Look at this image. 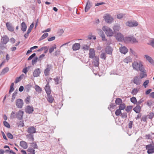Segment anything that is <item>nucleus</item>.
Segmentation results:
<instances>
[{"label": "nucleus", "mask_w": 154, "mask_h": 154, "mask_svg": "<svg viewBox=\"0 0 154 154\" xmlns=\"http://www.w3.org/2000/svg\"><path fill=\"white\" fill-rule=\"evenodd\" d=\"M132 66L134 69L137 71L139 70L141 72L140 73V78L142 79L147 76L146 70L141 62L140 61L139 63L137 62H134L133 63Z\"/></svg>", "instance_id": "1"}, {"label": "nucleus", "mask_w": 154, "mask_h": 154, "mask_svg": "<svg viewBox=\"0 0 154 154\" xmlns=\"http://www.w3.org/2000/svg\"><path fill=\"white\" fill-rule=\"evenodd\" d=\"M99 58L98 56H96L93 58L92 64L93 65L92 71L94 74H96L99 70Z\"/></svg>", "instance_id": "2"}, {"label": "nucleus", "mask_w": 154, "mask_h": 154, "mask_svg": "<svg viewBox=\"0 0 154 154\" xmlns=\"http://www.w3.org/2000/svg\"><path fill=\"white\" fill-rule=\"evenodd\" d=\"M104 31L107 36H111L113 35V32L112 29L106 26H104L102 28Z\"/></svg>", "instance_id": "3"}, {"label": "nucleus", "mask_w": 154, "mask_h": 154, "mask_svg": "<svg viewBox=\"0 0 154 154\" xmlns=\"http://www.w3.org/2000/svg\"><path fill=\"white\" fill-rule=\"evenodd\" d=\"M126 24L128 26L132 27L137 26L138 25V23L136 21L130 20L126 22Z\"/></svg>", "instance_id": "4"}, {"label": "nucleus", "mask_w": 154, "mask_h": 154, "mask_svg": "<svg viewBox=\"0 0 154 154\" xmlns=\"http://www.w3.org/2000/svg\"><path fill=\"white\" fill-rule=\"evenodd\" d=\"M52 68V66L51 64H48L46 65V68L44 70V73L45 76H48L49 74L50 71Z\"/></svg>", "instance_id": "5"}, {"label": "nucleus", "mask_w": 154, "mask_h": 154, "mask_svg": "<svg viewBox=\"0 0 154 154\" xmlns=\"http://www.w3.org/2000/svg\"><path fill=\"white\" fill-rule=\"evenodd\" d=\"M104 18L106 22L109 23H111L113 20V18L109 14H106Z\"/></svg>", "instance_id": "6"}, {"label": "nucleus", "mask_w": 154, "mask_h": 154, "mask_svg": "<svg viewBox=\"0 0 154 154\" xmlns=\"http://www.w3.org/2000/svg\"><path fill=\"white\" fill-rule=\"evenodd\" d=\"M23 104V100L21 99H17L16 103V104L17 108H21Z\"/></svg>", "instance_id": "7"}, {"label": "nucleus", "mask_w": 154, "mask_h": 154, "mask_svg": "<svg viewBox=\"0 0 154 154\" xmlns=\"http://www.w3.org/2000/svg\"><path fill=\"white\" fill-rule=\"evenodd\" d=\"M24 112L21 110H19L16 113V118L18 120H21L23 119V116Z\"/></svg>", "instance_id": "8"}, {"label": "nucleus", "mask_w": 154, "mask_h": 154, "mask_svg": "<svg viewBox=\"0 0 154 154\" xmlns=\"http://www.w3.org/2000/svg\"><path fill=\"white\" fill-rule=\"evenodd\" d=\"M6 26L7 29L10 31L12 32L14 31V28L12 24L8 22H7L6 24Z\"/></svg>", "instance_id": "9"}, {"label": "nucleus", "mask_w": 154, "mask_h": 154, "mask_svg": "<svg viewBox=\"0 0 154 154\" xmlns=\"http://www.w3.org/2000/svg\"><path fill=\"white\" fill-rule=\"evenodd\" d=\"M45 89L47 95H49L51 94V90L50 88V86L49 85V82H47V84L45 87Z\"/></svg>", "instance_id": "10"}, {"label": "nucleus", "mask_w": 154, "mask_h": 154, "mask_svg": "<svg viewBox=\"0 0 154 154\" xmlns=\"http://www.w3.org/2000/svg\"><path fill=\"white\" fill-rule=\"evenodd\" d=\"M116 37V39L119 41L122 42L124 40L123 35L120 33H117Z\"/></svg>", "instance_id": "11"}, {"label": "nucleus", "mask_w": 154, "mask_h": 154, "mask_svg": "<svg viewBox=\"0 0 154 154\" xmlns=\"http://www.w3.org/2000/svg\"><path fill=\"white\" fill-rule=\"evenodd\" d=\"M91 7L92 5L91 2L89 0H88L85 7V12H88Z\"/></svg>", "instance_id": "12"}, {"label": "nucleus", "mask_w": 154, "mask_h": 154, "mask_svg": "<svg viewBox=\"0 0 154 154\" xmlns=\"http://www.w3.org/2000/svg\"><path fill=\"white\" fill-rule=\"evenodd\" d=\"M41 70L39 68L35 69L33 73V75L34 77H37L39 76L40 74L41 73Z\"/></svg>", "instance_id": "13"}, {"label": "nucleus", "mask_w": 154, "mask_h": 154, "mask_svg": "<svg viewBox=\"0 0 154 154\" xmlns=\"http://www.w3.org/2000/svg\"><path fill=\"white\" fill-rule=\"evenodd\" d=\"M25 110L26 113L31 114L32 113L33 111V108L32 106H28L25 109Z\"/></svg>", "instance_id": "14"}, {"label": "nucleus", "mask_w": 154, "mask_h": 154, "mask_svg": "<svg viewBox=\"0 0 154 154\" xmlns=\"http://www.w3.org/2000/svg\"><path fill=\"white\" fill-rule=\"evenodd\" d=\"M36 129L33 126L29 127L28 129L27 132L29 134H32L36 132Z\"/></svg>", "instance_id": "15"}, {"label": "nucleus", "mask_w": 154, "mask_h": 154, "mask_svg": "<svg viewBox=\"0 0 154 154\" xmlns=\"http://www.w3.org/2000/svg\"><path fill=\"white\" fill-rule=\"evenodd\" d=\"M89 55V57L90 58L93 59L96 56H95V51L94 49L90 48V49Z\"/></svg>", "instance_id": "16"}, {"label": "nucleus", "mask_w": 154, "mask_h": 154, "mask_svg": "<svg viewBox=\"0 0 154 154\" xmlns=\"http://www.w3.org/2000/svg\"><path fill=\"white\" fill-rule=\"evenodd\" d=\"M120 51L122 53L125 54L128 52V49L125 46L121 47L120 48Z\"/></svg>", "instance_id": "17"}, {"label": "nucleus", "mask_w": 154, "mask_h": 154, "mask_svg": "<svg viewBox=\"0 0 154 154\" xmlns=\"http://www.w3.org/2000/svg\"><path fill=\"white\" fill-rule=\"evenodd\" d=\"M80 45L79 43H76L74 44L72 47V48L73 51H76L79 50L80 48Z\"/></svg>", "instance_id": "18"}, {"label": "nucleus", "mask_w": 154, "mask_h": 154, "mask_svg": "<svg viewBox=\"0 0 154 154\" xmlns=\"http://www.w3.org/2000/svg\"><path fill=\"white\" fill-rule=\"evenodd\" d=\"M2 41H1L0 42H2L4 45L6 44L9 41V39L7 35L4 36L2 38Z\"/></svg>", "instance_id": "19"}, {"label": "nucleus", "mask_w": 154, "mask_h": 154, "mask_svg": "<svg viewBox=\"0 0 154 154\" xmlns=\"http://www.w3.org/2000/svg\"><path fill=\"white\" fill-rule=\"evenodd\" d=\"M105 51L107 54H111L112 51V49L110 46H108L106 48Z\"/></svg>", "instance_id": "20"}, {"label": "nucleus", "mask_w": 154, "mask_h": 154, "mask_svg": "<svg viewBox=\"0 0 154 154\" xmlns=\"http://www.w3.org/2000/svg\"><path fill=\"white\" fill-rule=\"evenodd\" d=\"M21 29L22 31L25 32L27 29V26L25 23L23 22L20 24Z\"/></svg>", "instance_id": "21"}, {"label": "nucleus", "mask_w": 154, "mask_h": 154, "mask_svg": "<svg viewBox=\"0 0 154 154\" xmlns=\"http://www.w3.org/2000/svg\"><path fill=\"white\" fill-rule=\"evenodd\" d=\"M2 42H0V55L3 54V50L6 48Z\"/></svg>", "instance_id": "22"}, {"label": "nucleus", "mask_w": 154, "mask_h": 154, "mask_svg": "<svg viewBox=\"0 0 154 154\" xmlns=\"http://www.w3.org/2000/svg\"><path fill=\"white\" fill-rule=\"evenodd\" d=\"M20 145L24 149H26L28 147L27 143L24 141H21L20 142Z\"/></svg>", "instance_id": "23"}, {"label": "nucleus", "mask_w": 154, "mask_h": 154, "mask_svg": "<svg viewBox=\"0 0 154 154\" xmlns=\"http://www.w3.org/2000/svg\"><path fill=\"white\" fill-rule=\"evenodd\" d=\"M141 109V108L140 105H137L134 109L133 110L136 113H139Z\"/></svg>", "instance_id": "24"}, {"label": "nucleus", "mask_w": 154, "mask_h": 154, "mask_svg": "<svg viewBox=\"0 0 154 154\" xmlns=\"http://www.w3.org/2000/svg\"><path fill=\"white\" fill-rule=\"evenodd\" d=\"M145 57L146 60L149 62L150 63L152 64H154V60L151 57L147 55H145Z\"/></svg>", "instance_id": "25"}, {"label": "nucleus", "mask_w": 154, "mask_h": 154, "mask_svg": "<svg viewBox=\"0 0 154 154\" xmlns=\"http://www.w3.org/2000/svg\"><path fill=\"white\" fill-rule=\"evenodd\" d=\"M133 82L137 85H139L140 84L139 79L137 76L134 77L133 79Z\"/></svg>", "instance_id": "26"}, {"label": "nucleus", "mask_w": 154, "mask_h": 154, "mask_svg": "<svg viewBox=\"0 0 154 154\" xmlns=\"http://www.w3.org/2000/svg\"><path fill=\"white\" fill-rule=\"evenodd\" d=\"M48 98L47 100L48 102L50 103H52L54 100V98L52 95L50 94L47 95Z\"/></svg>", "instance_id": "27"}, {"label": "nucleus", "mask_w": 154, "mask_h": 154, "mask_svg": "<svg viewBox=\"0 0 154 154\" xmlns=\"http://www.w3.org/2000/svg\"><path fill=\"white\" fill-rule=\"evenodd\" d=\"M100 36L102 38V40L103 41H107V39L105 38V34L101 30L100 32Z\"/></svg>", "instance_id": "28"}, {"label": "nucleus", "mask_w": 154, "mask_h": 154, "mask_svg": "<svg viewBox=\"0 0 154 154\" xmlns=\"http://www.w3.org/2000/svg\"><path fill=\"white\" fill-rule=\"evenodd\" d=\"M116 105H119L122 103V100L120 98H116L115 101Z\"/></svg>", "instance_id": "29"}, {"label": "nucleus", "mask_w": 154, "mask_h": 154, "mask_svg": "<svg viewBox=\"0 0 154 154\" xmlns=\"http://www.w3.org/2000/svg\"><path fill=\"white\" fill-rule=\"evenodd\" d=\"M34 88L36 91L38 93H41L42 91V88L38 85H36L35 86Z\"/></svg>", "instance_id": "30"}, {"label": "nucleus", "mask_w": 154, "mask_h": 154, "mask_svg": "<svg viewBox=\"0 0 154 154\" xmlns=\"http://www.w3.org/2000/svg\"><path fill=\"white\" fill-rule=\"evenodd\" d=\"M32 87V85L30 84H28L26 85L25 87L24 88L25 91L27 92H29L30 89V88Z\"/></svg>", "instance_id": "31"}, {"label": "nucleus", "mask_w": 154, "mask_h": 154, "mask_svg": "<svg viewBox=\"0 0 154 154\" xmlns=\"http://www.w3.org/2000/svg\"><path fill=\"white\" fill-rule=\"evenodd\" d=\"M48 35V34L47 33H44L40 38L39 39V41H41L46 37H47Z\"/></svg>", "instance_id": "32"}, {"label": "nucleus", "mask_w": 154, "mask_h": 154, "mask_svg": "<svg viewBox=\"0 0 154 154\" xmlns=\"http://www.w3.org/2000/svg\"><path fill=\"white\" fill-rule=\"evenodd\" d=\"M9 70V68L8 67H6L4 68L2 70L1 72L0 75H3L5 73H7L8 71Z\"/></svg>", "instance_id": "33"}, {"label": "nucleus", "mask_w": 154, "mask_h": 154, "mask_svg": "<svg viewBox=\"0 0 154 154\" xmlns=\"http://www.w3.org/2000/svg\"><path fill=\"white\" fill-rule=\"evenodd\" d=\"M147 44L154 48V38H151V40H150L149 41V43H148Z\"/></svg>", "instance_id": "34"}, {"label": "nucleus", "mask_w": 154, "mask_h": 154, "mask_svg": "<svg viewBox=\"0 0 154 154\" xmlns=\"http://www.w3.org/2000/svg\"><path fill=\"white\" fill-rule=\"evenodd\" d=\"M57 48L56 45L54 44V46L50 48L49 50V52L50 54H51L54 51V49H56Z\"/></svg>", "instance_id": "35"}, {"label": "nucleus", "mask_w": 154, "mask_h": 154, "mask_svg": "<svg viewBox=\"0 0 154 154\" xmlns=\"http://www.w3.org/2000/svg\"><path fill=\"white\" fill-rule=\"evenodd\" d=\"M114 32H117L120 29V26L118 25H115L113 28Z\"/></svg>", "instance_id": "36"}, {"label": "nucleus", "mask_w": 154, "mask_h": 154, "mask_svg": "<svg viewBox=\"0 0 154 154\" xmlns=\"http://www.w3.org/2000/svg\"><path fill=\"white\" fill-rule=\"evenodd\" d=\"M38 60V59L37 57H35L32 60V65H34L37 62Z\"/></svg>", "instance_id": "37"}, {"label": "nucleus", "mask_w": 154, "mask_h": 154, "mask_svg": "<svg viewBox=\"0 0 154 154\" xmlns=\"http://www.w3.org/2000/svg\"><path fill=\"white\" fill-rule=\"evenodd\" d=\"M124 41L126 43H130L131 37H126L124 39Z\"/></svg>", "instance_id": "38"}, {"label": "nucleus", "mask_w": 154, "mask_h": 154, "mask_svg": "<svg viewBox=\"0 0 154 154\" xmlns=\"http://www.w3.org/2000/svg\"><path fill=\"white\" fill-rule=\"evenodd\" d=\"M119 109L121 110L124 109L126 107L125 104L124 103H122L120 104L119 105Z\"/></svg>", "instance_id": "39"}, {"label": "nucleus", "mask_w": 154, "mask_h": 154, "mask_svg": "<svg viewBox=\"0 0 154 154\" xmlns=\"http://www.w3.org/2000/svg\"><path fill=\"white\" fill-rule=\"evenodd\" d=\"M34 25V23L33 22L32 23L30 26L29 28H28V30L27 31L28 32L30 33L31 32L32 29L33 28Z\"/></svg>", "instance_id": "40"}, {"label": "nucleus", "mask_w": 154, "mask_h": 154, "mask_svg": "<svg viewBox=\"0 0 154 154\" xmlns=\"http://www.w3.org/2000/svg\"><path fill=\"white\" fill-rule=\"evenodd\" d=\"M127 113L126 112L121 113L120 116L122 119H126L127 117Z\"/></svg>", "instance_id": "41"}, {"label": "nucleus", "mask_w": 154, "mask_h": 154, "mask_svg": "<svg viewBox=\"0 0 154 154\" xmlns=\"http://www.w3.org/2000/svg\"><path fill=\"white\" fill-rule=\"evenodd\" d=\"M131 101L134 104H136L137 103V100L136 98L135 97H132L130 99Z\"/></svg>", "instance_id": "42"}, {"label": "nucleus", "mask_w": 154, "mask_h": 154, "mask_svg": "<svg viewBox=\"0 0 154 154\" xmlns=\"http://www.w3.org/2000/svg\"><path fill=\"white\" fill-rule=\"evenodd\" d=\"M121 110L119 108L116 111L115 114L116 116H119L121 115Z\"/></svg>", "instance_id": "43"}, {"label": "nucleus", "mask_w": 154, "mask_h": 154, "mask_svg": "<svg viewBox=\"0 0 154 154\" xmlns=\"http://www.w3.org/2000/svg\"><path fill=\"white\" fill-rule=\"evenodd\" d=\"M31 144V146L33 148V149H35L38 148V147L37 145V144L35 142H32Z\"/></svg>", "instance_id": "44"}, {"label": "nucleus", "mask_w": 154, "mask_h": 154, "mask_svg": "<svg viewBox=\"0 0 154 154\" xmlns=\"http://www.w3.org/2000/svg\"><path fill=\"white\" fill-rule=\"evenodd\" d=\"M138 42L136 38L133 36L131 37V43H134L136 42Z\"/></svg>", "instance_id": "45"}, {"label": "nucleus", "mask_w": 154, "mask_h": 154, "mask_svg": "<svg viewBox=\"0 0 154 154\" xmlns=\"http://www.w3.org/2000/svg\"><path fill=\"white\" fill-rule=\"evenodd\" d=\"M147 116L149 119H152L154 116V114L152 112H150L148 115Z\"/></svg>", "instance_id": "46"}, {"label": "nucleus", "mask_w": 154, "mask_h": 154, "mask_svg": "<svg viewBox=\"0 0 154 154\" xmlns=\"http://www.w3.org/2000/svg\"><path fill=\"white\" fill-rule=\"evenodd\" d=\"M133 108V106H127L125 110L127 112H129L131 109Z\"/></svg>", "instance_id": "47"}, {"label": "nucleus", "mask_w": 154, "mask_h": 154, "mask_svg": "<svg viewBox=\"0 0 154 154\" xmlns=\"http://www.w3.org/2000/svg\"><path fill=\"white\" fill-rule=\"evenodd\" d=\"M131 61V59L130 57H128L125 58L124 60V62L127 63H128L129 62Z\"/></svg>", "instance_id": "48"}, {"label": "nucleus", "mask_w": 154, "mask_h": 154, "mask_svg": "<svg viewBox=\"0 0 154 154\" xmlns=\"http://www.w3.org/2000/svg\"><path fill=\"white\" fill-rule=\"evenodd\" d=\"M30 99V96H28L26 97V99L24 100V101L26 104H28L29 103Z\"/></svg>", "instance_id": "49"}, {"label": "nucleus", "mask_w": 154, "mask_h": 154, "mask_svg": "<svg viewBox=\"0 0 154 154\" xmlns=\"http://www.w3.org/2000/svg\"><path fill=\"white\" fill-rule=\"evenodd\" d=\"M60 79V77H57L56 78H55L54 79V80L56 82L55 84L56 85L59 84Z\"/></svg>", "instance_id": "50"}, {"label": "nucleus", "mask_w": 154, "mask_h": 154, "mask_svg": "<svg viewBox=\"0 0 154 154\" xmlns=\"http://www.w3.org/2000/svg\"><path fill=\"white\" fill-rule=\"evenodd\" d=\"M17 125L19 127H23L24 126V123L23 121H20L19 122L17 123Z\"/></svg>", "instance_id": "51"}, {"label": "nucleus", "mask_w": 154, "mask_h": 154, "mask_svg": "<svg viewBox=\"0 0 154 154\" xmlns=\"http://www.w3.org/2000/svg\"><path fill=\"white\" fill-rule=\"evenodd\" d=\"M147 152L149 154L154 153V148H152L149 149H148V150L147 151Z\"/></svg>", "instance_id": "52"}, {"label": "nucleus", "mask_w": 154, "mask_h": 154, "mask_svg": "<svg viewBox=\"0 0 154 154\" xmlns=\"http://www.w3.org/2000/svg\"><path fill=\"white\" fill-rule=\"evenodd\" d=\"M138 90L137 88H134L131 92V94L133 95L136 94L138 92Z\"/></svg>", "instance_id": "53"}, {"label": "nucleus", "mask_w": 154, "mask_h": 154, "mask_svg": "<svg viewBox=\"0 0 154 154\" xmlns=\"http://www.w3.org/2000/svg\"><path fill=\"white\" fill-rule=\"evenodd\" d=\"M36 55V54L35 53H33L31 55H30L29 58H28L27 60H32L33 58L35 57Z\"/></svg>", "instance_id": "54"}, {"label": "nucleus", "mask_w": 154, "mask_h": 154, "mask_svg": "<svg viewBox=\"0 0 154 154\" xmlns=\"http://www.w3.org/2000/svg\"><path fill=\"white\" fill-rule=\"evenodd\" d=\"M10 117L12 119L16 118V114H15V113L14 112L12 111L11 112V114Z\"/></svg>", "instance_id": "55"}, {"label": "nucleus", "mask_w": 154, "mask_h": 154, "mask_svg": "<svg viewBox=\"0 0 154 154\" xmlns=\"http://www.w3.org/2000/svg\"><path fill=\"white\" fill-rule=\"evenodd\" d=\"M4 125L7 128H10V124L7 122L4 121L3 122Z\"/></svg>", "instance_id": "56"}, {"label": "nucleus", "mask_w": 154, "mask_h": 154, "mask_svg": "<svg viewBox=\"0 0 154 154\" xmlns=\"http://www.w3.org/2000/svg\"><path fill=\"white\" fill-rule=\"evenodd\" d=\"M7 136L8 137L11 139H13V136L12 134L8 132L6 134Z\"/></svg>", "instance_id": "57"}, {"label": "nucleus", "mask_w": 154, "mask_h": 154, "mask_svg": "<svg viewBox=\"0 0 154 154\" xmlns=\"http://www.w3.org/2000/svg\"><path fill=\"white\" fill-rule=\"evenodd\" d=\"M89 48V46L86 45H83L82 49L84 50H88Z\"/></svg>", "instance_id": "58"}, {"label": "nucleus", "mask_w": 154, "mask_h": 154, "mask_svg": "<svg viewBox=\"0 0 154 154\" xmlns=\"http://www.w3.org/2000/svg\"><path fill=\"white\" fill-rule=\"evenodd\" d=\"M100 57L101 58L105 60L106 58V54L105 53H102L101 54Z\"/></svg>", "instance_id": "59"}, {"label": "nucleus", "mask_w": 154, "mask_h": 154, "mask_svg": "<svg viewBox=\"0 0 154 154\" xmlns=\"http://www.w3.org/2000/svg\"><path fill=\"white\" fill-rule=\"evenodd\" d=\"M21 75H20V76L19 77H18L16 78L15 79V83H18V82H19V81H20L21 80Z\"/></svg>", "instance_id": "60"}, {"label": "nucleus", "mask_w": 154, "mask_h": 154, "mask_svg": "<svg viewBox=\"0 0 154 154\" xmlns=\"http://www.w3.org/2000/svg\"><path fill=\"white\" fill-rule=\"evenodd\" d=\"M45 56V55L44 54H42L38 58V61H41L44 58V57Z\"/></svg>", "instance_id": "61"}, {"label": "nucleus", "mask_w": 154, "mask_h": 154, "mask_svg": "<svg viewBox=\"0 0 154 154\" xmlns=\"http://www.w3.org/2000/svg\"><path fill=\"white\" fill-rule=\"evenodd\" d=\"M27 151L30 152L31 153H32L33 152H35V150L34 149L32 148H29L27 149Z\"/></svg>", "instance_id": "62"}, {"label": "nucleus", "mask_w": 154, "mask_h": 154, "mask_svg": "<svg viewBox=\"0 0 154 154\" xmlns=\"http://www.w3.org/2000/svg\"><path fill=\"white\" fill-rule=\"evenodd\" d=\"M149 82V80H146L143 83V85L146 88Z\"/></svg>", "instance_id": "63"}, {"label": "nucleus", "mask_w": 154, "mask_h": 154, "mask_svg": "<svg viewBox=\"0 0 154 154\" xmlns=\"http://www.w3.org/2000/svg\"><path fill=\"white\" fill-rule=\"evenodd\" d=\"M60 51L59 50L56 51L54 53V56H58L60 54Z\"/></svg>", "instance_id": "64"}]
</instances>
